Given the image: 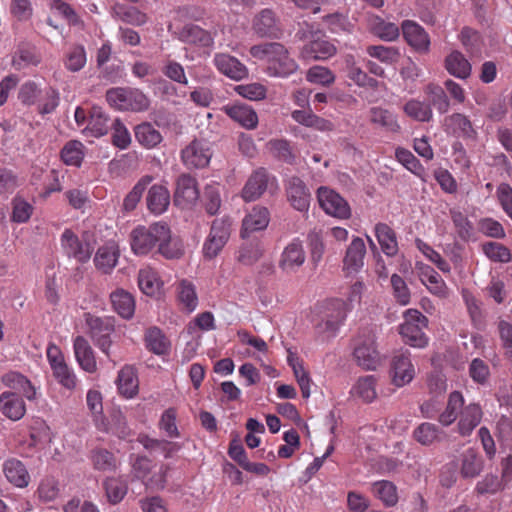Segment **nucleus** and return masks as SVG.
<instances>
[{
  "label": "nucleus",
  "instance_id": "1",
  "mask_svg": "<svg viewBox=\"0 0 512 512\" xmlns=\"http://www.w3.org/2000/svg\"><path fill=\"white\" fill-rule=\"evenodd\" d=\"M250 54L266 62V73L271 77L287 78L299 68L288 49L279 42L254 45L250 48Z\"/></svg>",
  "mask_w": 512,
  "mask_h": 512
},
{
  "label": "nucleus",
  "instance_id": "2",
  "mask_svg": "<svg viewBox=\"0 0 512 512\" xmlns=\"http://www.w3.org/2000/svg\"><path fill=\"white\" fill-rule=\"evenodd\" d=\"M346 317L345 302L332 299L318 307L314 318V329L323 340L334 337Z\"/></svg>",
  "mask_w": 512,
  "mask_h": 512
},
{
  "label": "nucleus",
  "instance_id": "3",
  "mask_svg": "<svg viewBox=\"0 0 512 512\" xmlns=\"http://www.w3.org/2000/svg\"><path fill=\"white\" fill-rule=\"evenodd\" d=\"M170 238V228L166 223L156 222L146 227L138 225L130 234L131 250L136 255H147L160 241Z\"/></svg>",
  "mask_w": 512,
  "mask_h": 512
},
{
  "label": "nucleus",
  "instance_id": "4",
  "mask_svg": "<svg viewBox=\"0 0 512 512\" xmlns=\"http://www.w3.org/2000/svg\"><path fill=\"white\" fill-rule=\"evenodd\" d=\"M403 318L398 328L403 342L414 348L426 347L429 338L423 330L428 326V318L416 309L406 310Z\"/></svg>",
  "mask_w": 512,
  "mask_h": 512
},
{
  "label": "nucleus",
  "instance_id": "5",
  "mask_svg": "<svg viewBox=\"0 0 512 512\" xmlns=\"http://www.w3.org/2000/svg\"><path fill=\"white\" fill-rule=\"evenodd\" d=\"M106 100L111 107L119 111L142 112L149 108V98L139 89L116 87L107 90Z\"/></svg>",
  "mask_w": 512,
  "mask_h": 512
},
{
  "label": "nucleus",
  "instance_id": "6",
  "mask_svg": "<svg viewBox=\"0 0 512 512\" xmlns=\"http://www.w3.org/2000/svg\"><path fill=\"white\" fill-rule=\"evenodd\" d=\"M169 470L170 467L166 464H161L157 468L156 464L146 456H138L132 463L134 477L150 489H164Z\"/></svg>",
  "mask_w": 512,
  "mask_h": 512
},
{
  "label": "nucleus",
  "instance_id": "7",
  "mask_svg": "<svg viewBox=\"0 0 512 512\" xmlns=\"http://www.w3.org/2000/svg\"><path fill=\"white\" fill-rule=\"evenodd\" d=\"M60 244L64 254L73 258L79 263H86L90 260L94 251L93 243L83 234L80 238L71 229H65L60 237Z\"/></svg>",
  "mask_w": 512,
  "mask_h": 512
},
{
  "label": "nucleus",
  "instance_id": "8",
  "mask_svg": "<svg viewBox=\"0 0 512 512\" xmlns=\"http://www.w3.org/2000/svg\"><path fill=\"white\" fill-rule=\"evenodd\" d=\"M86 324L95 345L109 358V349L112 344L110 335L115 329L114 318L87 314Z\"/></svg>",
  "mask_w": 512,
  "mask_h": 512
},
{
  "label": "nucleus",
  "instance_id": "9",
  "mask_svg": "<svg viewBox=\"0 0 512 512\" xmlns=\"http://www.w3.org/2000/svg\"><path fill=\"white\" fill-rule=\"evenodd\" d=\"M389 373L392 383L397 387H403L414 379L416 371L409 350L400 349L393 354Z\"/></svg>",
  "mask_w": 512,
  "mask_h": 512
},
{
  "label": "nucleus",
  "instance_id": "10",
  "mask_svg": "<svg viewBox=\"0 0 512 512\" xmlns=\"http://www.w3.org/2000/svg\"><path fill=\"white\" fill-rule=\"evenodd\" d=\"M317 198L320 207L325 211L326 214L339 219L350 218V205L335 190L322 186L317 191Z\"/></svg>",
  "mask_w": 512,
  "mask_h": 512
},
{
  "label": "nucleus",
  "instance_id": "11",
  "mask_svg": "<svg viewBox=\"0 0 512 512\" xmlns=\"http://www.w3.org/2000/svg\"><path fill=\"white\" fill-rule=\"evenodd\" d=\"M276 184V178L270 175L267 169L260 167L248 177L241 191V197L245 202L255 201L263 195L269 186Z\"/></svg>",
  "mask_w": 512,
  "mask_h": 512
},
{
  "label": "nucleus",
  "instance_id": "12",
  "mask_svg": "<svg viewBox=\"0 0 512 512\" xmlns=\"http://www.w3.org/2000/svg\"><path fill=\"white\" fill-rule=\"evenodd\" d=\"M357 364L365 370H375L381 363V357L375 346V339L369 335L357 340L354 351Z\"/></svg>",
  "mask_w": 512,
  "mask_h": 512
},
{
  "label": "nucleus",
  "instance_id": "13",
  "mask_svg": "<svg viewBox=\"0 0 512 512\" xmlns=\"http://www.w3.org/2000/svg\"><path fill=\"white\" fill-rule=\"evenodd\" d=\"M284 186L291 206L300 212L307 211L311 194L305 182L298 176H291L285 180Z\"/></svg>",
  "mask_w": 512,
  "mask_h": 512
},
{
  "label": "nucleus",
  "instance_id": "14",
  "mask_svg": "<svg viewBox=\"0 0 512 512\" xmlns=\"http://www.w3.org/2000/svg\"><path fill=\"white\" fill-rule=\"evenodd\" d=\"M305 260L306 253L302 241L299 238H294L284 247L278 266L285 273H295L305 263Z\"/></svg>",
  "mask_w": 512,
  "mask_h": 512
},
{
  "label": "nucleus",
  "instance_id": "15",
  "mask_svg": "<svg viewBox=\"0 0 512 512\" xmlns=\"http://www.w3.org/2000/svg\"><path fill=\"white\" fill-rule=\"evenodd\" d=\"M212 153L204 140H193L181 152V159L188 168H203L210 162Z\"/></svg>",
  "mask_w": 512,
  "mask_h": 512
},
{
  "label": "nucleus",
  "instance_id": "16",
  "mask_svg": "<svg viewBox=\"0 0 512 512\" xmlns=\"http://www.w3.org/2000/svg\"><path fill=\"white\" fill-rule=\"evenodd\" d=\"M252 28L259 37L279 38L282 34L280 20L269 8L262 9L255 15Z\"/></svg>",
  "mask_w": 512,
  "mask_h": 512
},
{
  "label": "nucleus",
  "instance_id": "17",
  "mask_svg": "<svg viewBox=\"0 0 512 512\" xmlns=\"http://www.w3.org/2000/svg\"><path fill=\"white\" fill-rule=\"evenodd\" d=\"M199 198L197 182L189 174H182L176 181V190L174 194L175 205L186 208L193 205Z\"/></svg>",
  "mask_w": 512,
  "mask_h": 512
},
{
  "label": "nucleus",
  "instance_id": "18",
  "mask_svg": "<svg viewBox=\"0 0 512 512\" xmlns=\"http://www.w3.org/2000/svg\"><path fill=\"white\" fill-rule=\"evenodd\" d=\"M404 39L415 51L427 53L430 48V37L425 29L415 21L405 20L401 24Z\"/></svg>",
  "mask_w": 512,
  "mask_h": 512
},
{
  "label": "nucleus",
  "instance_id": "19",
  "mask_svg": "<svg viewBox=\"0 0 512 512\" xmlns=\"http://www.w3.org/2000/svg\"><path fill=\"white\" fill-rule=\"evenodd\" d=\"M335 54L336 47L334 44L319 34L305 44L300 51V57L306 61L326 60Z\"/></svg>",
  "mask_w": 512,
  "mask_h": 512
},
{
  "label": "nucleus",
  "instance_id": "20",
  "mask_svg": "<svg viewBox=\"0 0 512 512\" xmlns=\"http://www.w3.org/2000/svg\"><path fill=\"white\" fill-rule=\"evenodd\" d=\"M213 63L217 70L223 75L233 79L242 80L248 75L246 66L236 57L227 53H217L213 58Z\"/></svg>",
  "mask_w": 512,
  "mask_h": 512
},
{
  "label": "nucleus",
  "instance_id": "21",
  "mask_svg": "<svg viewBox=\"0 0 512 512\" xmlns=\"http://www.w3.org/2000/svg\"><path fill=\"white\" fill-rule=\"evenodd\" d=\"M482 417L483 411L478 403L465 405L458 417L457 432L463 437L470 436L480 424Z\"/></svg>",
  "mask_w": 512,
  "mask_h": 512
},
{
  "label": "nucleus",
  "instance_id": "22",
  "mask_svg": "<svg viewBox=\"0 0 512 512\" xmlns=\"http://www.w3.org/2000/svg\"><path fill=\"white\" fill-rule=\"evenodd\" d=\"M366 23L369 32L383 41H395L400 35V29L395 23L387 22L379 15H367Z\"/></svg>",
  "mask_w": 512,
  "mask_h": 512
},
{
  "label": "nucleus",
  "instance_id": "23",
  "mask_svg": "<svg viewBox=\"0 0 512 512\" xmlns=\"http://www.w3.org/2000/svg\"><path fill=\"white\" fill-rule=\"evenodd\" d=\"M365 254L366 246L363 239L360 237L353 238L346 249L343 270L348 274L358 272L363 267Z\"/></svg>",
  "mask_w": 512,
  "mask_h": 512
},
{
  "label": "nucleus",
  "instance_id": "24",
  "mask_svg": "<svg viewBox=\"0 0 512 512\" xmlns=\"http://www.w3.org/2000/svg\"><path fill=\"white\" fill-rule=\"evenodd\" d=\"M180 41L201 48H211L214 44V35L198 25L187 24L178 33Z\"/></svg>",
  "mask_w": 512,
  "mask_h": 512
},
{
  "label": "nucleus",
  "instance_id": "25",
  "mask_svg": "<svg viewBox=\"0 0 512 512\" xmlns=\"http://www.w3.org/2000/svg\"><path fill=\"white\" fill-rule=\"evenodd\" d=\"M270 221V213L266 207L255 206L244 217L241 228V237L246 238L255 231L264 230Z\"/></svg>",
  "mask_w": 512,
  "mask_h": 512
},
{
  "label": "nucleus",
  "instance_id": "26",
  "mask_svg": "<svg viewBox=\"0 0 512 512\" xmlns=\"http://www.w3.org/2000/svg\"><path fill=\"white\" fill-rule=\"evenodd\" d=\"M120 251L114 242L98 248L94 256L95 267L104 274H109L118 263Z\"/></svg>",
  "mask_w": 512,
  "mask_h": 512
},
{
  "label": "nucleus",
  "instance_id": "27",
  "mask_svg": "<svg viewBox=\"0 0 512 512\" xmlns=\"http://www.w3.org/2000/svg\"><path fill=\"white\" fill-rule=\"evenodd\" d=\"M74 354L79 366L88 373L97 370L94 351L89 342L83 336H77L73 342Z\"/></svg>",
  "mask_w": 512,
  "mask_h": 512
},
{
  "label": "nucleus",
  "instance_id": "28",
  "mask_svg": "<svg viewBox=\"0 0 512 512\" xmlns=\"http://www.w3.org/2000/svg\"><path fill=\"white\" fill-rule=\"evenodd\" d=\"M464 406L463 394L459 391L451 392L444 410L438 414V422L444 427L450 426L458 419Z\"/></svg>",
  "mask_w": 512,
  "mask_h": 512
},
{
  "label": "nucleus",
  "instance_id": "29",
  "mask_svg": "<svg viewBox=\"0 0 512 512\" xmlns=\"http://www.w3.org/2000/svg\"><path fill=\"white\" fill-rule=\"evenodd\" d=\"M176 297L182 310L188 313L193 312L198 306V295L196 286L188 279H182L175 286Z\"/></svg>",
  "mask_w": 512,
  "mask_h": 512
},
{
  "label": "nucleus",
  "instance_id": "30",
  "mask_svg": "<svg viewBox=\"0 0 512 512\" xmlns=\"http://www.w3.org/2000/svg\"><path fill=\"white\" fill-rule=\"evenodd\" d=\"M223 111L235 122L246 129H254L258 124L256 112L244 104L226 105Z\"/></svg>",
  "mask_w": 512,
  "mask_h": 512
},
{
  "label": "nucleus",
  "instance_id": "31",
  "mask_svg": "<svg viewBox=\"0 0 512 512\" xmlns=\"http://www.w3.org/2000/svg\"><path fill=\"white\" fill-rule=\"evenodd\" d=\"M116 383L119 393L127 399L138 393L139 381L132 366L126 365L119 371Z\"/></svg>",
  "mask_w": 512,
  "mask_h": 512
},
{
  "label": "nucleus",
  "instance_id": "32",
  "mask_svg": "<svg viewBox=\"0 0 512 512\" xmlns=\"http://www.w3.org/2000/svg\"><path fill=\"white\" fill-rule=\"evenodd\" d=\"M170 204V193L163 185H153L147 195V208L155 214L161 215L164 213Z\"/></svg>",
  "mask_w": 512,
  "mask_h": 512
},
{
  "label": "nucleus",
  "instance_id": "33",
  "mask_svg": "<svg viewBox=\"0 0 512 512\" xmlns=\"http://www.w3.org/2000/svg\"><path fill=\"white\" fill-rule=\"evenodd\" d=\"M0 410L6 417L19 420L25 413V404L18 394L4 392L0 395Z\"/></svg>",
  "mask_w": 512,
  "mask_h": 512
},
{
  "label": "nucleus",
  "instance_id": "34",
  "mask_svg": "<svg viewBox=\"0 0 512 512\" xmlns=\"http://www.w3.org/2000/svg\"><path fill=\"white\" fill-rule=\"evenodd\" d=\"M446 125L452 130L453 134L464 138L475 140L477 132L474 129L470 119L462 113H454L445 119Z\"/></svg>",
  "mask_w": 512,
  "mask_h": 512
},
{
  "label": "nucleus",
  "instance_id": "35",
  "mask_svg": "<svg viewBox=\"0 0 512 512\" xmlns=\"http://www.w3.org/2000/svg\"><path fill=\"white\" fill-rule=\"evenodd\" d=\"M113 309L124 319H130L135 312V300L131 293L117 289L110 295Z\"/></svg>",
  "mask_w": 512,
  "mask_h": 512
},
{
  "label": "nucleus",
  "instance_id": "36",
  "mask_svg": "<svg viewBox=\"0 0 512 512\" xmlns=\"http://www.w3.org/2000/svg\"><path fill=\"white\" fill-rule=\"evenodd\" d=\"M377 378L374 375H366L358 378L350 390L353 397H357L365 403H371L377 398Z\"/></svg>",
  "mask_w": 512,
  "mask_h": 512
},
{
  "label": "nucleus",
  "instance_id": "37",
  "mask_svg": "<svg viewBox=\"0 0 512 512\" xmlns=\"http://www.w3.org/2000/svg\"><path fill=\"white\" fill-rule=\"evenodd\" d=\"M4 474L7 480L17 487H26L30 475L25 465L17 459H9L4 463Z\"/></svg>",
  "mask_w": 512,
  "mask_h": 512
},
{
  "label": "nucleus",
  "instance_id": "38",
  "mask_svg": "<svg viewBox=\"0 0 512 512\" xmlns=\"http://www.w3.org/2000/svg\"><path fill=\"white\" fill-rule=\"evenodd\" d=\"M137 142L146 149H152L162 142L161 133L149 122H143L134 128Z\"/></svg>",
  "mask_w": 512,
  "mask_h": 512
},
{
  "label": "nucleus",
  "instance_id": "39",
  "mask_svg": "<svg viewBox=\"0 0 512 512\" xmlns=\"http://www.w3.org/2000/svg\"><path fill=\"white\" fill-rule=\"evenodd\" d=\"M445 68L449 74L460 79H466L471 74V64L459 51H453L445 58Z\"/></svg>",
  "mask_w": 512,
  "mask_h": 512
},
{
  "label": "nucleus",
  "instance_id": "40",
  "mask_svg": "<svg viewBox=\"0 0 512 512\" xmlns=\"http://www.w3.org/2000/svg\"><path fill=\"white\" fill-rule=\"evenodd\" d=\"M376 238L382 251L387 256H394L398 252V243L394 230L386 223H378L375 226Z\"/></svg>",
  "mask_w": 512,
  "mask_h": 512
},
{
  "label": "nucleus",
  "instance_id": "41",
  "mask_svg": "<svg viewBox=\"0 0 512 512\" xmlns=\"http://www.w3.org/2000/svg\"><path fill=\"white\" fill-rule=\"evenodd\" d=\"M369 120L372 124L379 125L389 132H400L401 126L397 117L387 109L372 107L369 111Z\"/></svg>",
  "mask_w": 512,
  "mask_h": 512
},
{
  "label": "nucleus",
  "instance_id": "42",
  "mask_svg": "<svg viewBox=\"0 0 512 512\" xmlns=\"http://www.w3.org/2000/svg\"><path fill=\"white\" fill-rule=\"evenodd\" d=\"M483 470V459L472 449H467L461 455L460 473L464 478H475Z\"/></svg>",
  "mask_w": 512,
  "mask_h": 512
},
{
  "label": "nucleus",
  "instance_id": "43",
  "mask_svg": "<svg viewBox=\"0 0 512 512\" xmlns=\"http://www.w3.org/2000/svg\"><path fill=\"white\" fill-rule=\"evenodd\" d=\"M371 491L386 507H394L398 503L397 487L391 481H376L372 484Z\"/></svg>",
  "mask_w": 512,
  "mask_h": 512
},
{
  "label": "nucleus",
  "instance_id": "44",
  "mask_svg": "<svg viewBox=\"0 0 512 512\" xmlns=\"http://www.w3.org/2000/svg\"><path fill=\"white\" fill-rule=\"evenodd\" d=\"M111 124L109 118L101 107H92L86 130L94 137H101L108 133Z\"/></svg>",
  "mask_w": 512,
  "mask_h": 512
},
{
  "label": "nucleus",
  "instance_id": "45",
  "mask_svg": "<svg viewBox=\"0 0 512 512\" xmlns=\"http://www.w3.org/2000/svg\"><path fill=\"white\" fill-rule=\"evenodd\" d=\"M162 281L157 271L149 266L140 269L138 274V285L141 291L149 296L160 291Z\"/></svg>",
  "mask_w": 512,
  "mask_h": 512
},
{
  "label": "nucleus",
  "instance_id": "46",
  "mask_svg": "<svg viewBox=\"0 0 512 512\" xmlns=\"http://www.w3.org/2000/svg\"><path fill=\"white\" fill-rule=\"evenodd\" d=\"M144 340L146 348L156 355H164L169 351L170 342L157 327L149 328L145 333Z\"/></svg>",
  "mask_w": 512,
  "mask_h": 512
},
{
  "label": "nucleus",
  "instance_id": "47",
  "mask_svg": "<svg viewBox=\"0 0 512 512\" xmlns=\"http://www.w3.org/2000/svg\"><path fill=\"white\" fill-rule=\"evenodd\" d=\"M404 113L415 121L429 122L433 118L431 104L418 99H410L403 106Z\"/></svg>",
  "mask_w": 512,
  "mask_h": 512
},
{
  "label": "nucleus",
  "instance_id": "48",
  "mask_svg": "<svg viewBox=\"0 0 512 512\" xmlns=\"http://www.w3.org/2000/svg\"><path fill=\"white\" fill-rule=\"evenodd\" d=\"M63 175L54 169L48 171L43 180L42 188L38 191V199L42 202L47 201L53 194L60 193L62 191L61 179Z\"/></svg>",
  "mask_w": 512,
  "mask_h": 512
},
{
  "label": "nucleus",
  "instance_id": "49",
  "mask_svg": "<svg viewBox=\"0 0 512 512\" xmlns=\"http://www.w3.org/2000/svg\"><path fill=\"white\" fill-rule=\"evenodd\" d=\"M263 255V247L258 239L245 242L238 251L237 260L244 265H253Z\"/></svg>",
  "mask_w": 512,
  "mask_h": 512
},
{
  "label": "nucleus",
  "instance_id": "50",
  "mask_svg": "<svg viewBox=\"0 0 512 512\" xmlns=\"http://www.w3.org/2000/svg\"><path fill=\"white\" fill-rule=\"evenodd\" d=\"M103 485L107 499L113 505L121 502L127 494V483L121 478L109 477L104 481Z\"/></svg>",
  "mask_w": 512,
  "mask_h": 512
},
{
  "label": "nucleus",
  "instance_id": "51",
  "mask_svg": "<svg viewBox=\"0 0 512 512\" xmlns=\"http://www.w3.org/2000/svg\"><path fill=\"white\" fill-rule=\"evenodd\" d=\"M395 158L414 175L420 178L424 176L425 168L410 150L403 147H397L395 149Z\"/></svg>",
  "mask_w": 512,
  "mask_h": 512
},
{
  "label": "nucleus",
  "instance_id": "52",
  "mask_svg": "<svg viewBox=\"0 0 512 512\" xmlns=\"http://www.w3.org/2000/svg\"><path fill=\"white\" fill-rule=\"evenodd\" d=\"M86 62V51L82 45L70 47L63 58L65 68L71 72L80 71L86 65Z\"/></svg>",
  "mask_w": 512,
  "mask_h": 512
},
{
  "label": "nucleus",
  "instance_id": "53",
  "mask_svg": "<svg viewBox=\"0 0 512 512\" xmlns=\"http://www.w3.org/2000/svg\"><path fill=\"white\" fill-rule=\"evenodd\" d=\"M84 158V145L80 141L67 142L61 150V159L66 165L79 167Z\"/></svg>",
  "mask_w": 512,
  "mask_h": 512
},
{
  "label": "nucleus",
  "instance_id": "54",
  "mask_svg": "<svg viewBox=\"0 0 512 512\" xmlns=\"http://www.w3.org/2000/svg\"><path fill=\"white\" fill-rule=\"evenodd\" d=\"M53 377L56 381L65 389L72 391L76 388L78 379L74 370L67 365L66 362H62L55 367L51 368Z\"/></svg>",
  "mask_w": 512,
  "mask_h": 512
},
{
  "label": "nucleus",
  "instance_id": "55",
  "mask_svg": "<svg viewBox=\"0 0 512 512\" xmlns=\"http://www.w3.org/2000/svg\"><path fill=\"white\" fill-rule=\"evenodd\" d=\"M482 252L492 262L509 263L512 254L509 248L499 242H486L482 245Z\"/></svg>",
  "mask_w": 512,
  "mask_h": 512
},
{
  "label": "nucleus",
  "instance_id": "56",
  "mask_svg": "<svg viewBox=\"0 0 512 512\" xmlns=\"http://www.w3.org/2000/svg\"><path fill=\"white\" fill-rule=\"evenodd\" d=\"M267 147L271 154L280 161L288 164L295 162V154L290 143L284 139H273L267 143Z\"/></svg>",
  "mask_w": 512,
  "mask_h": 512
},
{
  "label": "nucleus",
  "instance_id": "57",
  "mask_svg": "<svg viewBox=\"0 0 512 512\" xmlns=\"http://www.w3.org/2000/svg\"><path fill=\"white\" fill-rule=\"evenodd\" d=\"M151 176L142 177L126 195L123 201V209L126 212L133 211L143 196L147 186L151 183Z\"/></svg>",
  "mask_w": 512,
  "mask_h": 512
},
{
  "label": "nucleus",
  "instance_id": "58",
  "mask_svg": "<svg viewBox=\"0 0 512 512\" xmlns=\"http://www.w3.org/2000/svg\"><path fill=\"white\" fill-rule=\"evenodd\" d=\"M424 92L429 97V104L433 105L439 113L443 114L448 111L450 103L442 87L430 83L425 87Z\"/></svg>",
  "mask_w": 512,
  "mask_h": 512
},
{
  "label": "nucleus",
  "instance_id": "59",
  "mask_svg": "<svg viewBox=\"0 0 512 512\" xmlns=\"http://www.w3.org/2000/svg\"><path fill=\"white\" fill-rule=\"evenodd\" d=\"M367 54L376 58L386 65L396 63L400 57L399 50L395 47H386L383 45H370L366 49Z\"/></svg>",
  "mask_w": 512,
  "mask_h": 512
},
{
  "label": "nucleus",
  "instance_id": "60",
  "mask_svg": "<svg viewBox=\"0 0 512 512\" xmlns=\"http://www.w3.org/2000/svg\"><path fill=\"white\" fill-rule=\"evenodd\" d=\"M440 429L436 424L424 422L420 424L414 431V439L421 445L429 446L438 440Z\"/></svg>",
  "mask_w": 512,
  "mask_h": 512
},
{
  "label": "nucleus",
  "instance_id": "61",
  "mask_svg": "<svg viewBox=\"0 0 512 512\" xmlns=\"http://www.w3.org/2000/svg\"><path fill=\"white\" fill-rule=\"evenodd\" d=\"M91 461L94 468L99 471H112L115 470L117 466L114 454L101 448L92 451Z\"/></svg>",
  "mask_w": 512,
  "mask_h": 512
},
{
  "label": "nucleus",
  "instance_id": "62",
  "mask_svg": "<svg viewBox=\"0 0 512 512\" xmlns=\"http://www.w3.org/2000/svg\"><path fill=\"white\" fill-rule=\"evenodd\" d=\"M116 15L121 21L134 26H142L148 20L146 13L134 6H120L116 9Z\"/></svg>",
  "mask_w": 512,
  "mask_h": 512
},
{
  "label": "nucleus",
  "instance_id": "63",
  "mask_svg": "<svg viewBox=\"0 0 512 512\" xmlns=\"http://www.w3.org/2000/svg\"><path fill=\"white\" fill-rule=\"evenodd\" d=\"M450 217L459 238L463 241L469 240L472 235L473 225L468 217L457 209H450Z\"/></svg>",
  "mask_w": 512,
  "mask_h": 512
},
{
  "label": "nucleus",
  "instance_id": "64",
  "mask_svg": "<svg viewBox=\"0 0 512 512\" xmlns=\"http://www.w3.org/2000/svg\"><path fill=\"white\" fill-rule=\"evenodd\" d=\"M110 128L112 144L121 150L127 149L131 144V135L126 126L117 118L111 123Z\"/></svg>",
  "mask_w": 512,
  "mask_h": 512
}]
</instances>
